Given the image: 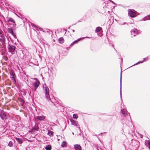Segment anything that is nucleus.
<instances>
[{"mask_svg":"<svg viewBox=\"0 0 150 150\" xmlns=\"http://www.w3.org/2000/svg\"><path fill=\"white\" fill-rule=\"evenodd\" d=\"M7 47L8 52L12 54H14L16 53H17V51L15 50L16 47L15 46L8 43Z\"/></svg>","mask_w":150,"mask_h":150,"instance_id":"1","label":"nucleus"},{"mask_svg":"<svg viewBox=\"0 0 150 150\" xmlns=\"http://www.w3.org/2000/svg\"><path fill=\"white\" fill-rule=\"evenodd\" d=\"M124 106L123 108L122 106L121 107V113L125 117H126V118L128 120L130 121L131 120L130 116V115L129 114V113H128L126 111V110L124 108Z\"/></svg>","mask_w":150,"mask_h":150,"instance_id":"2","label":"nucleus"},{"mask_svg":"<svg viewBox=\"0 0 150 150\" xmlns=\"http://www.w3.org/2000/svg\"><path fill=\"white\" fill-rule=\"evenodd\" d=\"M44 89L45 90V96L46 98L48 100H49L51 101V99L50 98L49 92V89L48 88L47 86L45 84L44 86Z\"/></svg>","mask_w":150,"mask_h":150,"instance_id":"3","label":"nucleus"},{"mask_svg":"<svg viewBox=\"0 0 150 150\" xmlns=\"http://www.w3.org/2000/svg\"><path fill=\"white\" fill-rule=\"evenodd\" d=\"M136 11L134 9H129L128 10V14L132 18H134L136 16Z\"/></svg>","mask_w":150,"mask_h":150,"instance_id":"4","label":"nucleus"},{"mask_svg":"<svg viewBox=\"0 0 150 150\" xmlns=\"http://www.w3.org/2000/svg\"><path fill=\"white\" fill-rule=\"evenodd\" d=\"M9 74L10 78L13 80L14 83H16V76L14 71L13 70H11L9 72Z\"/></svg>","mask_w":150,"mask_h":150,"instance_id":"5","label":"nucleus"},{"mask_svg":"<svg viewBox=\"0 0 150 150\" xmlns=\"http://www.w3.org/2000/svg\"><path fill=\"white\" fill-rule=\"evenodd\" d=\"M17 56L20 59H23L24 54L22 50H20L18 52Z\"/></svg>","mask_w":150,"mask_h":150,"instance_id":"6","label":"nucleus"},{"mask_svg":"<svg viewBox=\"0 0 150 150\" xmlns=\"http://www.w3.org/2000/svg\"><path fill=\"white\" fill-rule=\"evenodd\" d=\"M7 31H8L9 33L11 34L14 37V38H17L16 35V34L13 33L12 28H8Z\"/></svg>","mask_w":150,"mask_h":150,"instance_id":"7","label":"nucleus"},{"mask_svg":"<svg viewBox=\"0 0 150 150\" xmlns=\"http://www.w3.org/2000/svg\"><path fill=\"white\" fill-rule=\"evenodd\" d=\"M131 35H133V36H132V37L133 36H135L136 34H138L139 32L136 29L134 28L131 30Z\"/></svg>","mask_w":150,"mask_h":150,"instance_id":"8","label":"nucleus"},{"mask_svg":"<svg viewBox=\"0 0 150 150\" xmlns=\"http://www.w3.org/2000/svg\"><path fill=\"white\" fill-rule=\"evenodd\" d=\"M40 84V83L39 81H36L34 83L33 86L34 87V91H36L37 88Z\"/></svg>","mask_w":150,"mask_h":150,"instance_id":"9","label":"nucleus"},{"mask_svg":"<svg viewBox=\"0 0 150 150\" xmlns=\"http://www.w3.org/2000/svg\"><path fill=\"white\" fill-rule=\"evenodd\" d=\"M6 19L7 20V22H11L15 24V25H16L15 22L12 18L7 17L6 18Z\"/></svg>","mask_w":150,"mask_h":150,"instance_id":"10","label":"nucleus"},{"mask_svg":"<svg viewBox=\"0 0 150 150\" xmlns=\"http://www.w3.org/2000/svg\"><path fill=\"white\" fill-rule=\"evenodd\" d=\"M0 41L1 42L3 45L5 44V38L3 35H0Z\"/></svg>","mask_w":150,"mask_h":150,"instance_id":"11","label":"nucleus"},{"mask_svg":"<svg viewBox=\"0 0 150 150\" xmlns=\"http://www.w3.org/2000/svg\"><path fill=\"white\" fill-rule=\"evenodd\" d=\"M74 146L76 150H81V147L80 145L76 144L74 145Z\"/></svg>","mask_w":150,"mask_h":150,"instance_id":"12","label":"nucleus"},{"mask_svg":"<svg viewBox=\"0 0 150 150\" xmlns=\"http://www.w3.org/2000/svg\"><path fill=\"white\" fill-rule=\"evenodd\" d=\"M45 117L44 115H42L41 116H38L36 117L37 120H39L42 121L44 120L45 118Z\"/></svg>","mask_w":150,"mask_h":150,"instance_id":"13","label":"nucleus"},{"mask_svg":"<svg viewBox=\"0 0 150 150\" xmlns=\"http://www.w3.org/2000/svg\"><path fill=\"white\" fill-rule=\"evenodd\" d=\"M70 121L72 125H74V126H76V127L78 126L77 123L78 122L77 121H75L74 120H71Z\"/></svg>","mask_w":150,"mask_h":150,"instance_id":"14","label":"nucleus"},{"mask_svg":"<svg viewBox=\"0 0 150 150\" xmlns=\"http://www.w3.org/2000/svg\"><path fill=\"white\" fill-rule=\"evenodd\" d=\"M1 118L4 120L6 119V115L4 112H2L0 115Z\"/></svg>","mask_w":150,"mask_h":150,"instance_id":"15","label":"nucleus"},{"mask_svg":"<svg viewBox=\"0 0 150 150\" xmlns=\"http://www.w3.org/2000/svg\"><path fill=\"white\" fill-rule=\"evenodd\" d=\"M15 139L20 144H22L23 143V140L21 138L16 137L15 138Z\"/></svg>","mask_w":150,"mask_h":150,"instance_id":"16","label":"nucleus"},{"mask_svg":"<svg viewBox=\"0 0 150 150\" xmlns=\"http://www.w3.org/2000/svg\"><path fill=\"white\" fill-rule=\"evenodd\" d=\"M90 38V37H84V38H79V39H77V40H76L75 41H74L73 42L74 43V44L77 43L78 42V41H80L81 40H82V39H84V38Z\"/></svg>","mask_w":150,"mask_h":150,"instance_id":"17","label":"nucleus"},{"mask_svg":"<svg viewBox=\"0 0 150 150\" xmlns=\"http://www.w3.org/2000/svg\"><path fill=\"white\" fill-rule=\"evenodd\" d=\"M60 43L62 44L64 42V40L62 37L59 38L58 40Z\"/></svg>","mask_w":150,"mask_h":150,"instance_id":"18","label":"nucleus"},{"mask_svg":"<svg viewBox=\"0 0 150 150\" xmlns=\"http://www.w3.org/2000/svg\"><path fill=\"white\" fill-rule=\"evenodd\" d=\"M45 149L46 150H50L51 149V146L50 145H48L46 146Z\"/></svg>","mask_w":150,"mask_h":150,"instance_id":"19","label":"nucleus"},{"mask_svg":"<svg viewBox=\"0 0 150 150\" xmlns=\"http://www.w3.org/2000/svg\"><path fill=\"white\" fill-rule=\"evenodd\" d=\"M47 134L50 137H51L53 136V133L50 130H48Z\"/></svg>","mask_w":150,"mask_h":150,"instance_id":"20","label":"nucleus"},{"mask_svg":"<svg viewBox=\"0 0 150 150\" xmlns=\"http://www.w3.org/2000/svg\"><path fill=\"white\" fill-rule=\"evenodd\" d=\"M121 72L120 73V98L122 99V96H121V78H122V74Z\"/></svg>","mask_w":150,"mask_h":150,"instance_id":"21","label":"nucleus"},{"mask_svg":"<svg viewBox=\"0 0 150 150\" xmlns=\"http://www.w3.org/2000/svg\"><path fill=\"white\" fill-rule=\"evenodd\" d=\"M101 30H102V28L101 27H98L96 28V32H99Z\"/></svg>","mask_w":150,"mask_h":150,"instance_id":"22","label":"nucleus"},{"mask_svg":"<svg viewBox=\"0 0 150 150\" xmlns=\"http://www.w3.org/2000/svg\"><path fill=\"white\" fill-rule=\"evenodd\" d=\"M67 142L65 141L63 142L61 144V146L62 147H64L66 146L67 145Z\"/></svg>","mask_w":150,"mask_h":150,"instance_id":"23","label":"nucleus"},{"mask_svg":"<svg viewBox=\"0 0 150 150\" xmlns=\"http://www.w3.org/2000/svg\"><path fill=\"white\" fill-rule=\"evenodd\" d=\"M148 20H149L148 16L144 17L142 19V20L144 21Z\"/></svg>","mask_w":150,"mask_h":150,"instance_id":"24","label":"nucleus"},{"mask_svg":"<svg viewBox=\"0 0 150 150\" xmlns=\"http://www.w3.org/2000/svg\"><path fill=\"white\" fill-rule=\"evenodd\" d=\"M73 117L74 119H76L78 117V115L76 114H74L73 115Z\"/></svg>","mask_w":150,"mask_h":150,"instance_id":"25","label":"nucleus"},{"mask_svg":"<svg viewBox=\"0 0 150 150\" xmlns=\"http://www.w3.org/2000/svg\"><path fill=\"white\" fill-rule=\"evenodd\" d=\"M12 145H13V143H12V142L11 141L9 142L8 144V146L10 147H11L12 146Z\"/></svg>","mask_w":150,"mask_h":150,"instance_id":"26","label":"nucleus"},{"mask_svg":"<svg viewBox=\"0 0 150 150\" xmlns=\"http://www.w3.org/2000/svg\"><path fill=\"white\" fill-rule=\"evenodd\" d=\"M143 62H144L143 61H139V62H137V63H136L134 64L133 66H134V65H137V64H139V63H142Z\"/></svg>","mask_w":150,"mask_h":150,"instance_id":"27","label":"nucleus"},{"mask_svg":"<svg viewBox=\"0 0 150 150\" xmlns=\"http://www.w3.org/2000/svg\"><path fill=\"white\" fill-rule=\"evenodd\" d=\"M35 129L36 130L38 131V130L39 129V127L38 126H35Z\"/></svg>","mask_w":150,"mask_h":150,"instance_id":"28","label":"nucleus"},{"mask_svg":"<svg viewBox=\"0 0 150 150\" xmlns=\"http://www.w3.org/2000/svg\"><path fill=\"white\" fill-rule=\"evenodd\" d=\"M148 60V57H146L145 58H144L143 61H144V60Z\"/></svg>","mask_w":150,"mask_h":150,"instance_id":"29","label":"nucleus"},{"mask_svg":"<svg viewBox=\"0 0 150 150\" xmlns=\"http://www.w3.org/2000/svg\"><path fill=\"white\" fill-rule=\"evenodd\" d=\"M110 2H111V3H112L113 4H115V3L113 1H112L111 0H108Z\"/></svg>","mask_w":150,"mask_h":150,"instance_id":"30","label":"nucleus"},{"mask_svg":"<svg viewBox=\"0 0 150 150\" xmlns=\"http://www.w3.org/2000/svg\"><path fill=\"white\" fill-rule=\"evenodd\" d=\"M148 145L149 146V148L150 149V142H148Z\"/></svg>","mask_w":150,"mask_h":150,"instance_id":"31","label":"nucleus"},{"mask_svg":"<svg viewBox=\"0 0 150 150\" xmlns=\"http://www.w3.org/2000/svg\"><path fill=\"white\" fill-rule=\"evenodd\" d=\"M75 44L74 43V42H72L71 44V46H73Z\"/></svg>","mask_w":150,"mask_h":150,"instance_id":"32","label":"nucleus"},{"mask_svg":"<svg viewBox=\"0 0 150 150\" xmlns=\"http://www.w3.org/2000/svg\"><path fill=\"white\" fill-rule=\"evenodd\" d=\"M149 20H150V14L148 16Z\"/></svg>","mask_w":150,"mask_h":150,"instance_id":"33","label":"nucleus"},{"mask_svg":"<svg viewBox=\"0 0 150 150\" xmlns=\"http://www.w3.org/2000/svg\"><path fill=\"white\" fill-rule=\"evenodd\" d=\"M126 23L125 22L123 23L122 24H121V25H123L125 24Z\"/></svg>","mask_w":150,"mask_h":150,"instance_id":"34","label":"nucleus"},{"mask_svg":"<svg viewBox=\"0 0 150 150\" xmlns=\"http://www.w3.org/2000/svg\"><path fill=\"white\" fill-rule=\"evenodd\" d=\"M31 25H32V26H35V25L34 24H31Z\"/></svg>","mask_w":150,"mask_h":150,"instance_id":"35","label":"nucleus"},{"mask_svg":"<svg viewBox=\"0 0 150 150\" xmlns=\"http://www.w3.org/2000/svg\"><path fill=\"white\" fill-rule=\"evenodd\" d=\"M72 31L73 32H74V31H75L74 30H72Z\"/></svg>","mask_w":150,"mask_h":150,"instance_id":"36","label":"nucleus"},{"mask_svg":"<svg viewBox=\"0 0 150 150\" xmlns=\"http://www.w3.org/2000/svg\"><path fill=\"white\" fill-rule=\"evenodd\" d=\"M121 61H122V59H121Z\"/></svg>","mask_w":150,"mask_h":150,"instance_id":"37","label":"nucleus"},{"mask_svg":"<svg viewBox=\"0 0 150 150\" xmlns=\"http://www.w3.org/2000/svg\"><path fill=\"white\" fill-rule=\"evenodd\" d=\"M112 46L113 47H114V46H113V45H112Z\"/></svg>","mask_w":150,"mask_h":150,"instance_id":"38","label":"nucleus"},{"mask_svg":"<svg viewBox=\"0 0 150 150\" xmlns=\"http://www.w3.org/2000/svg\"><path fill=\"white\" fill-rule=\"evenodd\" d=\"M72 134H74V132H72Z\"/></svg>","mask_w":150,"mask_h":150,"instance_id":"39","label":"nucleus"}]
</instances>
